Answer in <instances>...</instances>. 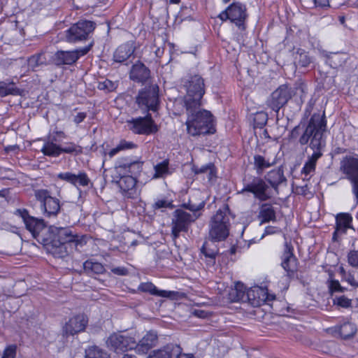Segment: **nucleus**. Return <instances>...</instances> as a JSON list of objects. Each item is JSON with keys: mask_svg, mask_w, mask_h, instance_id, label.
<instances>
[{"mask_svg": "<svg viewBox=\"0 0 358 358\" xmlns=\"http://www.w3.org/2000/svg\"><path fill=\"white\" fill-rule=\"evenodd\" d=\"M327 130V120L324 111L313 113L307 122H301L294 127L289 134L290 140L299 138L301 145L309 143L310 148L313 150L311 156L308 157L302 170L301 174L311 177L315 171L317 161L322 157L321 149L324 146L323 139Z\"/></svg>", "mask_w": 358, "mask_h": 358, "instance_id": "1", "label": "nucleus"}, {"mask_svg": "<svg viewBox=\"0 0 358 358\" xmlns=\"http://www.w3.org/2000/svg\"><path fill=\"white\" fill-rule=\"evenodd\" d=\"M201 106L185 107L187 119L185 124L187 133L192 136L213 134V115L210 111L200 109Z\"/></svg>", "mask_w": 358, "mask_h": 358, "instance_id": "2", "label": "nucleus"}, {"mask_svg": "<svg viewBox=\"0 0 358 358\" xmlns=\"http://www.w3.org/2000/svg\"><path fill=\"white\" fill-rule=\"evenodd\" d=\"M186 90V95L184 96L185 107L188 110L192 106H201V99L205 94L204 80L199 75L191 76L184 81L183 84Z\"/></svg>", "mask_w": 358, "mask_h": 358, "instance_id": "3", "label": "nucleus"}, {"mask_svg": "<svg viewBox=\"0 0 358 358\" xmlns=\"http://www.w3.org/2000/svg\"><path fill=\"white\" fill-rule=\"evenodd\" d=\"M16 214L22 218L26 228L31 233L34 238L43 243H47L50 238V226L48 227L43 219L31 216L26 209H17Z\"/></svg>", "mask_w": 358, "mask_h": 358, "instance_id": "4", "label": "nucleus"}, {"mask_svg": "<svg viewBox=\"0 0 358 358\" xmlns=\"http://www.w3.org/2000/svg\"><path fill=\"white\" fill-rule=\"evenodd\" d=\"M136 103L144 113L157 112L159 106V87L151 85L140 90L136 96Z\"/></svg>", "mask_w": 358, "mask_h": 358, "instance_id": "5", "label": "nucleus"}, {"mask_svg": "<svg viewBox=\"0 0 358 358\" xmlns=\"http://www.w3.org/2000/svg\"><path fill=\"white\" fill-rule=\"evenodd\" d=\"M229 217L219 210L214 215L209 223L208 238L217 242L224 241L229 234Z\"/></svg>", "mask_w": 358, "mask_h": 358, "instance_id": "6", "label": "nucleus"}, {"mask_svg": "<svg viewBox=\"0 0 358 358\" xmlns=\"http://www.w3.org/2000/svg\"><path fill=\"white\" fill-rule=\"evenodd\" d=\"M96 28V23L91 20H80L65 31V38L69 43L86 41Z\"/></svg>", "mask_w": 358, "mask_h": 358, "instance_id": "7", "label": "nucleus"}, {"mask_svg": "<svg viewBox=\"0 0 358 358\" xmlns=\"http://www.w3.org/2000/svg\"><path fill=\"white\" fill-rule=\"evenodd\" d=\"M34 196L40 202L41 209L46 217L57 215L61 209L59 200L51 196L50 191L44 189L34 190Z\"/></svg>", "mask_w": 358, "mask_h": 358, "instance_id": "8", "label": "nucleus"}, {"mask_svg": "<svg viewBox=\"0 0 358 358\" xmlns=\"http://www.w3.org/2000/svg\"><path fill=\"white\" fill-rule=\"evenodd\" d=\"M243 182V188L238 192L239 194L252 193L255 198L261 201H265L270 198L267 194L268 186L262 178L255 176H245Z\"/></svg>", "mask_w": 358, "mask_h": 358, "instance_id": "9", "label": "nucleus"}, {"mask_svg": "<svg viewBox=\"0 0 358 358\" xmlns=\"http://www.w3.org/2000/svg\"><path fill=\"white\" fill-rule=\"evenodd\" d=\"M341 171L346 175V178L352 185V191L358 203V158L353 156H345L341 162Z\"/></svg>", "mask_w": 358, "mask_h": 358, "instance_id": "10", "label": "nucleus"}, {"mask_svg": "<svg viewBox=\"0 0 358 358\" xmlns=\"http://www.w3.org/2000/svg\"><path fill=\"white\" fill-rule=\"evenodd\" d=\"M295 93L290 86L281 85L267 99L266 105L278 114L280 109L287 103Z\"/></svg>", "mask_w": 358, "mask_h": 358, "instance_id": "11", "label": "nucleus"}, {"mask_svg": "<svg viewBox=\"0 0 358 358\" xmlns=\"http://www.w3.org/2000/svg\"><path fill=\"white\" fill-rule=\"evenodd\" d=\"M197 218L195 214L192 215L182 209L176 210L171 221V235L173 239L178 238L180 232H187Z\"/></svg>", "mask_w": 358, "mask_h": 358, "instance_id": "12", "label": "nucleus"}, {"mask_svg": "<svg viewBox=\"0 0 358 358\" xmlns=\"http://www.w3.org/2000/svg\"><path fill=\"white\" fill-rule=\"evenodd\" d=\"M93 45L94 41H92L84 48H78L71 51L58 50L52 56V62L57 66L62 65H73L81 56L87 54Z\"/></svg>", "mask_w": 358, "mask_h": 358, "instance_id": "13", "label": "nucleus"}, {"mask_svg": "<svg viewBox=\"0 0 358 358\" xmlns=\"http://www.w3.org/2000/svg\"><path fill=\"white\" fill-rule=\"evenodd\" d=\"M247 17L248 14L245 6L239 2L231 3L218 15V17L222 21L229 20L243 30L245 28L244 22Z\"/></svg>", "mask_w": 358, "mask_h": 358, "instance_id": "14", "label": "nucleus"}, {"mask_svg": "<svg viewBox=\"0 0 358 358\" xmlns=\"http://www.w3.org/2000/svg\"><path fill=\"white\" fill-rule=\"evenodd\" d=\"M127 124L129 129L136 134L150 135L158 131V127L150 113H147L145 117L127 120Z\"/></svg>", "mask_w": 358, "mask_h": 358, "instance_id": "15", "label": "nucleus"}, {"mask_svg": "<svg viewBox=\"0 0 358 358\" xmlns=\"http://www.w3.org/2000/svg\"><path fill=\"white\" fill-rule=\"evenodd\" d=\"M49 236L50 241L69 245L71 250L76 249L78 245L81 243L78 236L73 234L70 228L50 226Z\"/></svg>", "mask_w": 358, "mask_h": 358, "instance_id": "16", "label": "nucleus"}, {"mask_svg": "<svg viewBox=\"0 0 358 358\" xmlns=\"http://www.w3.org/2000/svg\"><path fill=\"white\" fill-rule=\"evenodd\" d=\"M107 347L114 352H124L136 346V339L131 336L120 332L113 333L106 340Z\"/></svg>", "mask_w": 358, "mask_h": 358, "instance_id": "17", "label": "nucleus"}, {"mask_svg": "<svg viewBox=\"0 0 358 358\" xmlns=\"http://www.w3.org/2000/svg\"><path fill=\"white\" fill-rule=\"evenodd\" d=\"M143 162L130 157L120 158L115 164V170L120 175L127 174L136 178L142 171Z\"/></svg>", "mask_w": 358, "mask_h": 358, "instance_id": "18", "label": "nucleus"}, {"mask_svg": "<svg viewBox=\"0 0 358 358\" xmlns=\"http://www.w3.org/2000/svg\"><path fill=\"white\" fill-rule=\"evenodd\" d=\"M88 324V317L85 314H78L71 317L62 327L64 336H74L84 331Z\"/></svg>", "mask_w": 358, "mask_h": 358, "instance_id": "19", "label": "nucleus"}, {"mask_svg": "<svg viewBox=\"0 0 358 358\" xmlns=\"http://www.w3.org/2000/svg\"><path fill=\"white\" fill-rule=\"evenodd\" d=\"M216 242V241L208 238L200 249V258L208 268L213 267L215 265L216 258L220 254Z\"/></svg>", "mask_w": 358, "mask_h": 358, "instance_id": "20", "label": "nucleus"}, {"mask_svg": "<svg viewBox=\"0 0 358 358\" xmlns=\"http://www.w3.org/2000/svg\"><path fill=\"white\" fill-rule=\"evenodd\" d=\"M57 178L77 188L78 187H87L91 183L90 178L85 171H78L77 173L71 172L59 173Z\"/></svg>", "mask_w": 358, "mask_h": 358, "instance_id": "21", "label": "nucleus"}, {"mask_svg": "<svg viewBox=\"0 0 358 358\" xmlns=\"http://www.w3.org/2000/svg\"><path fill=\"white\" fill-rule=\"evenodd\" d=\"M268 300H269V296L267 293V289L259 286L247 289L246 303H248L252 306H260Z\"/></svg>", "mask_w": 358, "mask_h": 358, "instance_id": "22", "label": "nucleus"}, {"mask_svg": "<svg viewBox=\"0 0 358 358\" xmlns=\"http://www.w3.org/2000/svg\"><path fill=\"white\" fill-rule=\"evenodd\" d=\"M157 342L158 335L157 331L151 330L148 331L138 343L136 342V346L134 349L138 354L145 355L154 348Z\"/></svg>", "mask_w": 358, "mask_h": 358, "instance_id": "23", "label": "nucleus"}, {"mask_svg": "<svg viewBox=\"0 0 358 358\" xmlns=\"http://www.w3.org/2000/svg\"><path fill=\"white\" fill-rule=\"evenodd\" d=\"M182 351L179 345L168 343L157 350H152L146 358H178Z\"/></svg>", "mask_w": 358, "mask_h": 358, "instance_id": "24", "label": "nucleus"}, {"mask_svg": "<svg viewBox=\"0 0 358 358\" xmlns=\"http://www.w3.org/2000/svg\"><path fill=\"white\" fill-rule=\"evenodd\" d=\"M129 78L133 81L144 83L150 78V70L143 63L138 62L132 66Z\"/></svg>", "mask_w": 358, "mask_h": 358, "instance_id": "25", "label": "nucleus"}, {"mask_svg": "<svg viewBox=\"0 0 358 358\" xmlns=\"http://www.w3.org/2000/svg\"><path fill=\"white\" fill-rule=\"evenodd\" d=\"M50 238H48L47 243L43 244L47 247V250L56 258H64L66 257L70 252H72L73 249H70L69 245L63 243H56L55 241H50Z\"/></svg>", "mask_w": 358, "mask_h": 358, "instance_id": "26", "label": "nucleus"}, {"mask_svg": "<svg viewBox=\"0 0 358 358\" xmlns=\"http://www.w3.org/2000/svg\"><path fill=\"white\" fill-rule=\"evenodd\" d=\"M135 51V46L131 41L120 45L113 55L115 62L122 63L131 57Z\"/></svg>", "mask_w": 358, "mask_h": 358, "instance_id": "27", "label": "nucleus"}, {"mask_svg": "<svg viewBox=\"0 0 358 358\" xmlns=\"http://www.w3.org/2000/svg\"><path fill=\"white\" fill-rule=\"evenodd\" d=\"M138 289L143 292H148L154 296H158L165 298H173L175 292L159 290L150 282H142L138 286Z\"/></svg>", "mask_w": 358, "mask_h": 358, "instance_id": "28", "label": "nucleus"}, {"mask_svg": "<svg viewBox=\"0 0 358 358\" xmlns=\"http://www.w3.org/2000/svg\"><path fill=\"white\" fill-rule=\"evenodd\" d=\"M257 217L260 221V224L269 222H275L276 220V213L271 204L263 203L259 208Z\"/></svg>", "mask_w": 358, "mask_h": 358, "instance_id": "29", "label": "nucleus"}, {"mask_svg": "<svg viewBox=\"0 0 358 358\" xmlns=\"http://www.w3.org/2000/svg\"><path fill=\"white\" fill-rule=\"evenodd\" d=\"M246 287L241 282H236L234 288H232L229 293V299L233 302L246 303Z\"/></svg>", "mask_w": 358, "mask_h": 358, "instance_id": "30", "label": "nucleus"}, {"mask_svg": "<svg viewBox=\"0 0 358 358\" xmlns=\"http://www.w3.org/2000/svg\"><path fill=\"white\" fill-rule=\"evenodd\" d=\"M265 179L275 189H277L279 185L287 181L283 170L280 168L269 171L265 176Z\"/></svg>", "mask_w": 358, "mask_h": 358, "instance_id": "31", "label": "nucleus"}, {"mask_svg": "<svg viewBox=\"0 0 358 358\" xmlns=\"http://www.w3.org/2000/svg\"><path fill=\"white\" fill-rule=\"evenodd\" d=\"M55 141L56 138L53 137L45 142L41 150L44 155L57 157L61 155L62 147L57 145Z\"/></svg>", "mask_w": 358, "mask_h": 358, "instance_id": "32", "label": "nucleus"}, {"mask_svg": "<svg viewBox=\"0 0 358 358\" xmlns=\"http://www.w3.org/2000/svg\"><path fill=\"white\" fill-rule=\"evenodd\" d=\"M281 264L288 274H292L296 270V259L290 249L285 250Z\"/></svg>", "mask_w": 358, "mask_h": 358, "instance_id": "33", "label": "nucleus"}, {"mask_svg": "<svg viewBox=\"0 0 358 358\" xmlns=\"http://www.w3.org/2000/svg\"><path fill=\"white\" fill-rule=\"evenodd\" d=\"M23 90L15 87V83L0 82V96L4 97L8 95L22 96Z\"/></svg>", "mask_w": 358, "mask_h": 358, "instance_id": "34", "label": "nucleus"}, {"mask_svg": "<svg viewBox=\"0 0 358 358\" xmlns=\"http://www.w3.org/2000/svg\"><path fill=\"white\" fill-rule=\"evenodd\" d=\"M85 272L91 275L92 274H102L106 271L104 266L99 262L87 260L83 263Z\"/></svg>", "mask_w": 358, "mask_h": 358, "instance_id": "35", "label": "nucleus"}, {"mask_svg": "<svg viewBox=\"0 0 358 358\" xmlns=\"http://www.w3.org/2000/svg\"><path fill=\"white\" fill-rule=\"evenodd\" d=\"M122 175V176H121L120 180L118 181V185L120 188L124 192L133 190L136 185V178L127 174Z\"/></svg>", "mask_w": 358, "mask_h": 358, "instance_id": "36", "label": "nucleus"}, {"mask_svg": "<svg viewBox=\"0 0 358 358\" xmlns=\"http://www.w3.org/2000/svg\"><path fill=\"white\" fill-rule=\"evenodd\" d=\"M346 61V55L343 53L331 52L327 57V63L333 68L341 66Z\"/></svg>", "mask_w": 358, "mask_h": 358, "instance_id": "37", "label": "nucleus"}, {"mask_svg": "<svg viewBox=\"0 0 358 358\" xmlns=\"http://www.w3.org/2000/svg\"><path fill=\"white\" fill-rule=\"evenodd\" d=\"M336 227L341 230L342 234H345L347 229L352 228L350 223L352 217L349 213H339L336 217Z\"/></svg>", "mask_w": 358, "mask_h": 358, "instance_id": "38", "label": "nucleus"}, {"mask_svg": "<svg viewBox=\"0 0 358 358\" xmlns=\"http://www.w3.org/2000/svg\"><path fill=\"white\" fill-rule=\"evenodd\" d=\"M356 326L351 322H345L339 327V334L343 339L352 337L356 333Z\"/></svg>", "mask_w": 358, "mask_h": 358, "instance_id": "39", "label": "nucleus"}, {"mask_svg": "<svg viewBox=\"0 0 358 358\" xmlns=\"http://www.w3.org/2000/svg\"><path fill=\"white\" fill-rule=\"evenodd\" d=\"M273 164L274 162H271L262 155H257L254 157V165L258 174H261L264 169L271 167Z\"/></svg>", "mask_w": 358, "mask_h": 358, "instance_id": "40", "label": "nucleus"}, {"mask_svg": "<svg viewBox=\"0 0 358 358\" xmlns=\"http://www.w3.org/2000/svg\"><path fill=\"white\" fill-rule=\"evenodd\" d=\"M85 358H110V355L97 346H92L85 350Z\"/></svg>", "mask_w": 358, "mask_h": 358, "instance_id": "41", "label": "nucleus"}, {"mask_svg": "<svg viewBox=\"0 0 358 358\" xmlns=\"http://www.w3.org/2000/svg\"><path fill=\"white\" fill-rule=\"evenodd\" d=\"M46 63V59L43 54H37L31 56L28 59V66L33 71H36V69Z\"/></svg>", "mask_w": 358, "mask_h": 358, "instance_id": "42", "label": "nucleus"}, {"mask_svg": "<svg viewBox=\"0 0 358 358\" xmlns=\"http://www.w3.org/2000/svg\"><path fill=\"white\" fill-rule=\"evenodd\" d=\"M268 114L264 111H259L254 115L253 122L255 128H263L267 123Z\"/></svg>", "mask_w": 358, "mask_h": 358, "instance_id": "43", "label": "nucleus"}, {"mask_svg": "<svg viewBox=\"0 0 358 358\" xmlns=\"http://www.w3.org/2000/svg\"><path fill=\"white\" fill-rule=\"evenodd\" d=\"M296 54L298 57H296V60L303 67L308 66L313 62L308 53L302 49H299Z\"/></svg>", "mask_w": 358, "mask_h": 358, "instance_id": "44", "label": "nucleus"}, {"mask_svg": "<svg viewBox=\"0 0 358 358\" xmlns=\"http://www.w3.org/2000/svg\"><path fill=\"white\" fill-rule=\"evenodd\" d=\"M174 207L173 201L166 199H158L152 204L154 210H161L162 212H164L166 208L172 210Z\"/></svg>", "mask_w": 358, "mask_h": 358, "instance_id": "45", "label": "nucleus"}, {"mask_svg": "<svg viewBox=\"0 0 358 358\" xmlns=\"http://www.w3.org/2000/svg\"><path fill=\"white\" fill-rule=\"evenodd\" d=\"M83 152V148L80 145L75 144L74 143L70 142L65 144L64 147H62L61 154H75L79 155Z\"/></svg>", "mask_w": 358, "mask_h": 358, "instance_id": "46", "label": "nucleus"}, {"mask_svg": "<svg viewBox=\"0 0 358 358\" xmlns=\"http://www.w3.org/2000/svg\"><path fill=\"white\" fill-rule=\"evenodd\" d=\"M154 169L155 171L154 178H157L163 177L164 175L167 173L169 171V161L164 160L163 162L157 164L154 166Z\"/></svg>", "mask_w": 358, "mask_h": 358, "instance_id": "47", "label": "nucleus"}, {"mask_svg": "<svg viewBox=\"0 0 358 358\" xmlns=\"http://www.w3.org/2000/svg\"><path fill=\"white\" fill-rule=\"evenodd\" d=\"M214 165L212 163H209L206 165L202 166L201 167L194 166L193 171L195 174L208 173L209 179L215 176Z\"/></svg>", "mask_w": 358, "mask_h": 358, "instance_id": "48", "label": "nucleus"}, {"mask_svg": "<svg viewBox=\"0 0 358 358\" xmlns=\"http://www.w3.org/2000/svg\"><path fill=\"white\" fill-rule=\"evenodd\" d=\"M116 88V85L115 83L106 79L102 82H99L98 89L100 90H105L106 92H113Z\"/></svg>", "mask_w": 358, "mask_h": 358, "instance_id": "49", "label": "nucleus"}, {"mask_svg": "<svg viewBox=\"0 0 358 358\" xmlns=\"http://www.w3.org/2000/svg\"><path fill=\"white\" fill-rule=\"evenodd\" d=\"M329 292L332 294L334 292H344L347 289L346 288L342 287L336 280H332L329 282Z\"/></svg>", "mask_w": 358, "mask_h": 358, "instance_id": "50", "label": "nucleus"}, {"mask_svg": "<svg viewBox=\"0 0 358 358\" xmlns=\"http://www.w3.org/2000/svg\"><path fill=\"white\" fill-rule=\"evenodd\" d=\"M17 346L15 345H10L3 350V353L1 358H15Z\"/></svg>", "mask_w": 358, "mask_h": 358, "instance_id": "51", "label": "nucleus"}, {"mask_svg": "<svg viewBox=\"0 0 358 358\" xmlns=\"http://www.w3.org/2000/svg\"><path fill=\"white\" fill-rule=\"evenodd\" d=\"M348 262L352 267L358 268V250H351L348 253Z\"/></svg>", "mask_w": 358, "mask_h": 358, "instance_id": "52", "label": "nucleus"}, {"mask_svg": "<svg viewBox=\"0 0 358 358\" xmlns=\"http://www.w3.org/2000/svg\"><path fill=\"white\" fill-rule=\"evenodd\" d=\"M334 303H336L338 306L343 308H349L351 306V300L345 297V296H341L336 298L334 300Z\"/></svg>", "mask_w": 358, "mask_h": 358, "instance_id": "53", "label": "nucleus"}, {"mask_svg": "<svg viewBox=\"0 0 358 358\" xmlns=\"http://www.w3.org/2000/svg\"><path fill=\"white\" fill-rule=\"evenodd\" d=\"M205 203L203 201L201 202L199 204L192 203V201H189L188 203H184L183 206L192 212H197L204 207Z\"/></svg>", "mask_w": 358, "mask_h": 358, "instance_id": "54", "label": "nucleus"}, {"mask_svg": "<svg viewBox=\"0 0 358 358\" xmlns=\"http://www.w3.org/2000/svg\"><path fill=\"white\" fill-rule=\"evenodd\" d=\"M120 151L124 150L133 149L136 147V145L133 142L127 141L125 140H122L120 143L117 145Z\"/></svg>", "mask_w": 358, "mask_h": 358, "instance_id": "55", "label": "nucleus"}, {"mask_svg": "<svg viewBox=\"0 0 358 358\" xmlns=\"http://www.w3.org/2000/svg\"><path fill=\"white\" fill-rule=\"evenodd\" d=\"M280 232L281 229L280 228L273 226H268L266 227L264 233L262 234L261 239H262L265 236L271 235Z\"/></svg>", "mask_w": 358, "mask_h": 358, "instance_id": "56", "label": "nucleus"}, {"mask_svg": "<svg viewBox=\"0 0 358 358\" xmlns=\"http://www.w3.org/2000/svg\"><path fill=\"white\" fill-rule=\"evenodd\" d=\"M111 271L118 275H126L128 273V271L124 267H116L111 269Z\"/></svg>", "mask_w": 358, "mask_h": 358, "instance_id": "57", "label": "nucleus"}, {"mask_svg": "<svg viewBox=\"0 0 358 358\" xmlns=\"http://www.w3.org/2000/svg\"><path fill=\"white\" fill-rule=\"evenodd\" d=\"M87 115L84 112L78 113L73 118V122L78 124L82 122L86 117Z\"/></svg>", "mask_w": 358, "mask_h": 358, "instance_id": "58", "label": "nucleus"}, {"mask_svg": "<svg viewBox=\"0 0 358 358\" xmlns=\"http://www.w3.org/2000/svg\"><path fill=\"white\" fill-rule=\"evenodd\" d=\"M315 6L316 7H326L329 6V0H313Z\"/></svg>", "mask_w": 358, "mask_h": 358, "instance_id": "59", "label": "nucleus"}, {"mask_svg": "<svg viewBox=\"0 0 358 358\" xmlns=\"http://www.w3.org/2000/svg\"><path fill=\"white\" fill-rule=\"evenodd\" d=\"M346 280L352 286L355 287H358V280H356L353 275H352L350 274L348 275V276L346 278Z\"/></svg>", "mask_w": 358, "mask_h": 358, "instance_id": "60", "label": "nucleus"}, {"mask_svg": "<svg viewBox=\"0 0 358 358\" xmlns=\"http://www.w3.org/2000/svg\"><path fill=\"white\" fill-rule=\"evenodd\" d=\"M120 151L118 145L115 148H113L111 149L109 152L108 153V156L110 158H112L115 155H117L119 152Z\"/></svg>", "mask_w": 358, "mask_h": 358, "instance_id": "61", "label": "nucleus"}, {"mask_svg": "<svg viewBox=\"0 0 358 358\" xmlns=\"http://www.w3.org/2000/svg\"><path fill=\"white\" fill-rule=\"evenodd\" d=\"M340 232L341 233V230L336 227V230L334 231V232L333 234V237H332V239L334 241H337V236H338V233H340Z\"/></svg>", "mask_w": 358, "mask_h": 358, "instance_id": "62", "label": "nucleus"}, {"mask_svg": "<svg viewBox=\"0 0 358 358\" xmlns=\"http://www.w3.org/2000/svg\"><path fill=\"white\" fill-rule=\"evenodd\" d=\"M120 358H137L136 355L130 354H124Z\"/></svg>", "mask_w": 358, "mask_h": 358, "instance_id": "63", "label": "nucleus"}, {"mask_svg": "<svg viewBox=\"0 0 358 358\" xmlns=\"http://www.w3.org/2000/svg\"><path fill=\"white\" fill-rule=\"evenodd\" d=\"M203 313V311H200V310H196L195 311V315L199 316V317H202V314Z\"/></svg>", "mask_w": 358, "mask_h": 358, "instance_id": "64", "label": "nucleus"}]
</instances>
